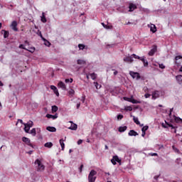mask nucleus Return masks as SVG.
<instances>
[{"instance_id":"obj_1","label":"nucleus","mask_w":182,"mask_h":182,"mask_svg":"<svg viewBox=\"0 0 182 182\" xmlns=\"http://www.w3.org/2000/svg\"><path fill=\"white\" fill-rule=\"evenodd\" d=\"M34 164H36V166L37 165V171H43V170H45V165L42 164L41 160L36 159Z\"/></svg>"},{"instance_id":"obj_2","label":"nucleus","mask_w":182,"mask_h":182,"mask_svg":"<svg viewBox=\"0 0 182 182\" xmlns=\"http://www.w3.org/2000/svg\"><path fill=\"white\" fill-rule=\"evenodd\" d=\"M96 174H97V172L95 170H92L89 175H88V181L89 182H95L96 181Z\"/></svg>"},{"instance_id":"obj_3","label":"nucleus","mask_w":182,"mask_h":182,"mask_svg":"<svg viewBox=\"0 0 182 182\" xmlns=\"http://www.w3.org/2000/svg\"><path fill=\"white\" fill-rule=\"evenodd\" d=\"M132 56L134 59H139V60H141L145 68H147L149 66V62L147 61V60L144 59V57H140L136 54H132Z\"/></svg>"},{"instance_id":"obj_4","label":"nucleus","mask_w":182,"mask_h":182,"mask_svg":"<svg viewBox=\"0 0 182 182\" xmlns=\"http://www.w3.org/2000/svg\"><path fill=\"white\" fill-rule=\"evenodd\" d=\"M134 57H133V54H132L130 56H126L124 58L123 60L125 62V63H133L134 60H133Z\"/></svg>"},{"instance_id":"obj_5","label":"nucleus","mask_w":182,"mask_h":182,"mask_svg":"<svg viewBox=\"0 0 182 182\" xmlns=\"http://www.w3.org/2000/svg\"><path fill=\"white\" fill-rule=\"evenodd\" d=\"M129 75L133 79H136V80H139V79L141 77L140 73L134 71H129Z\"/></svg>"},{"instance_id":"obj_6","label":"nucleus","mask_w":182,"mask_h":182,"mask_svg":"<svg viewBox=\"0 0 182 182\" xmlns=\"http://www.w3.org/2000/svg\"><path fill=\"white\" fill-rule=\"evenodd\" d=\"M122 163V159H119V156H114L112 159H111V163L114 165L116 166L117 163Z\"/></svg>"},{"instance_id":"obj_7","label":"nucleus","mask_w":182,"mask_h":182,"mask_svg":"<svg viewBox=\"0 0 182 182\" xmlns=\"http://www.w3.org/2000/svg\"><path fill=\"white\" fill-rule=\"evenodd\" d=\"M22 141H23V143H26L27 144V146H30V147H32V149H33V144H32V143H31V139H29V138L23 136L22 138Z\"/></svg>"},{"instance_id":"obj_8","label":"nucleus","mask_w":182,"mask_h":182,"mask_svg":"<svg viewBox=\"0 0 182 182\" xmlns=\"http://www.w3.org/2000/svg\"><path fill=\"white\" fill-rule=\"evenodd\" d=\"M11 29H13V31H14L15 32H18V23L16 21H14L11 23Z\"/></svg>"},{"instance_id":"obj_9","label":"nucleus","mask_w":182,"mask_h":182,"mask_svg":"<svg viewBox=\"0 0 182 182\" xmlns=\"http://www.w3.org/2000/svg\"><path fill=\"white\" fill-rule=\"evenodd\" d=\"M156 52H157V46H154L153 48L149 52V55L154 56Z\"/></svg>"},{"instance_id":"obj_10","label":"nucleus","mask_w":182,"mask_h":182,"mask_svg":"<svg viewBox=\"0 0 182 182\" xmlns=\"http://www.w3.org/2000/svg\"><path fill=\"white\" fill-rule=\"evenodd\" d=\"M129 12H133L134 9H137V6L133 3H130L129 5Z\"/></svg>"},{"instance_id":"obj_11","label":"nucleus","mask_w":182,"mask_h":182,"mask_svg":"<svg viewBox=\"0 0 182 182\" xmlns=\"http://www.w3.org/2000/svg\"><path fill=\"white\" fill-rule=\"evenodd\" d=\"M50 89L51 90H53L56 96H59V91L58 90V88L55 85H50Z\"/></svg>"},{"instance_id":"obj_12","label":"nucleus","mask_w":182,"mask_h":182,"mask_svg":"<svg viewBox=\"0 0 182 182\" xmlns=\"http://www.w3.org/2000/svg\"><path fill=\"white\" fill-rule=\"evenodd\" d=\"M1 33L4 35V39H6V38H9V31L6 30H1Z\"/></svg>"},{"instance_id":"obj_13","label":"nucleus","mask_w":182,"mask_h":182,"mask_svg":"<svg viewBox=\"0 0 182 182\" xmlns=\"http://www.w3.org/2000/svg\"><path fill=\"white\" fill-rule=\"evenodd\" d=\"M58 86V87H60L61 89H63V90H66V85L62 81L59 82Z\"/></svg>"},{"instance_id":"obj_14","label":"nucleus","mask_w":182,"mask_h":182,"mask_svg":"<svg viewBox=\"0 0 182 182\" xmlns=\"http://www.w3.org/2000/svg\"><path fill=\"white\" fill-rule=\"evenodd\" d=\"M159 91H154L152 92V99L153 100H156L159 97Z\"/></svg>"},{"instance_id":"obj_15","label":"nucleus","mask_w":182,"mask_h":182,"mask_svg":"<svg viewBox=\"0 0 182 182\" xmlns=\"http://www.w3.org/2000/svg\"><path fill=\"white\" fill-rule=\"evenodd\" d=\"M46 117H47V119H53V120H55V119H58V115H52L50 114H47Z\"/></svg>"},{"instance_id":"obj_16","label":"nucleus","mask_w":182,"mask_h":182,"mask_svg":"<svg viewBox=\"0 0 182 182\" xmlns=\"http://www.w3.org/2000/svg\"><path fill=\"white\" fill-rule=\"evenodd\" d=\"M151 32L153 33H156L157 32V28H156V25L154 24H151V28H150Z\"/></svg>"},{"instance_id":"obj_17","label":"nucleus","mask_w":182,"mask_h":182,"mask_svg":"<svg viewBox=\"0 0 182 182\" xmlns=\"http://www.w3.org/2000/svg\"><path fill=\"white\" fill-rule=\"evenodd\" d=\"M128 134L129 136H139V133L133 129L130 130Z\"/></svg>"},{"instance_id":"obj_18","label":"nucleus","mask_w":182,"mask_h":182,"mask_svg":"<svg viewBox=\"0 0 182 182\" xmlns=\"http://www.w3.org/2000/svg\"><path fill=\"white\" fill-rule=\"evenodd\" d=\"M179 59H182V55H178L175 57V63L176 65H177V66H180V63L178 62Z\"/></svg>"},{"instance_id":"obj_19","label":"nucleus","mask_w":182,"mask_h":182,"mask_svg":"<svg viewBox=\"0 0 182 182\" xmlns=\"http://www.w3.org/2000/svg\"><path fill=\"white\" fill-rule=\"evenodd\" d=\"M41 22H43V23H46V22H48V20L46 19V17L45 16L44 12L42 13Z\"/></svg>"},{"instance_id":"obj_20","label":"nucleus","mask_w":182,"mask_h":182,"mask_svg":"<svg viewBox=\"0 0 182 182\" xmlns=\"http://www.w3.org/2000/svg\"><path fill=\"white\" fill-rule=\"evenodd\" d=\"M130 103H133V105H137L141 103L140 101H137V100H134V98H131V100H129Z\"/></svg>"},{"instance_id":"obj_21","label":"nucleus","mask_w":182,"mask_h":182,"mask_svg":"<svg viewBox=\"0 0 182 182\" xmlns=\"http://www.w3.org/2000/svg\"><path fill=\"white\" fill-rule=\"evenodd\" d=\"M118 130L120 133H123V132H126V130H127V126L119 127Z\"/></svg>"},{"instance_id":"obj_22","label":"nucleus","mask_w":182,"mask_h":182,"mask_svg":"<svg viewBox=\"0 0 182 182\" xmlns=\"http://www.w3.org/2000/svg\"><path fill=\"white\" fill-rule=\"evenodd\" d=\"M46 130H48V132H56V128L54 127H47Z\"/></svg>"},{"instance_id":"obj_23","label":"nucleus","mask_w":182,"mask_h":182,"mask_svg":"<svg viewBox=\"0 0 182 182\" xmlns=\"http://www.w3.org/2000/svg\"><path fill=\"white\" fill-rule=\"evenodd\" d=\"M44 146L48 149H52V147L53 146V144L52 142H47L44 144Z\"/></svg>"},{"instance_id":"obj_24","label":"nucleus","mask_w":182,"mask_h":182,"mask_svg":"<svg viewBox=\"0 0 182 182\" xmlns=\"http://www.w3.org/2000/svg\"><path fill=\"white\" fill-rule=\"evenodd\" d=\"M65 140H63V139H60V144L61 146V149L62 150H65V143H64Z\"/></svg>"},{"instance_id":"obj_25","label":"nucleus","mask_w":182,"mask_h":182,"mask_svg":"<svg viewBox=\"0 0 182 182\" xmlns=\"http://www.w3.org/2000/svg\"><path fill=\"white\" fill-rule=\"evenodd\" d=\"M78 48L80 50H83V49H87V46L83 45V44H79Z\"/></svg>"},{"instance_id":"obj_26","label":"nucleus","mask_w":182,"mask_h":182,"mask_svg":"<svg viewBox=\"0 0 182 182\" xmlns=\"http://www.w3.org/2000/svg\"><path fill=\"white\" fill-rule=\"evenodd\" d=\"M68 95H69V96H70L71 97H73V96L75 95V90L70 89V90L68 91Z\"/></svg>"},{"instance_id":"obj_27","label":"nucleus","mask_w":182,"mask_h":182,"mask_svg":"<svg viewBox=\"0 0 182 182\" xmlns=\"http://www.w3.org/2000/svg\"><path fill=\"white\" fill-rule=\"evenodd\" d=\"M24 124V126H27V127H32V126H33V122H32V121H29L28 122V124Z\"/></svg>"},{"instance_id":"obj_28","label":"nucleus","mask_w":182,"mask_h":182,"mask_svg":"<svg viewBox=\"0 0 182 182\" xmlns=\"http://www.w3.org/2000/svg\"><path fill=\"white\" fill-rule=\"evenodd\" d=\"M58 106L53 105L52 107V112H53V113H56V112H58Z\"/></svg>"},{"instance_id":"obj_29","label":"nucleus","mask_w":182,"mask_h":182,"mask_svg":"<svg viewBox=\"0 0 182 182\" xmlns=\"http://www.w3.org/2000/svg\"><path fill=\"white\" fill-rule=\"evenodd\" d=\"M176 79L178 82H182V75H176Z\"/></svg>"},{"instance_id":"obj_30","label":"nucleus","mask_w":182,"mask_h":182,"mask_svg":"<svg viewBox=\"0 0 182 182\" xmlns=\"http://www.w3.org/2000/svg\"><path fill=\"white\" fill-rule=\"evenodd\" d=\"M30 134H32V136H36V129L33 128L31 130Z\"/></svg>"},{"instance_id":"obj_31","label":"nucleus","mask_w":182,"mask_h":182,"mask_svg":"<svg viewBox=\"0 0 182 182\" xmlns=\"http://www.w3.org/2000/svg\"><path fill=\"white\" fill-rule=\"evenodd\" d=\"M133 120L136 124H140V121H139V118L136 117H133Z\"/></svg>"},{"instance_id":"obj_32","label":"nucleus","mask_w":182,"mask_h":182,"mask_svg":"<svg viewBox=\"0 0 182 182\" xmlns=\"http://www.w3.org/2000/svg\"><path fill=\"white\" fill-rule=\"evenodd\" d=\"M85 64H86V61L83 60H77V65H85Z\"/></svg>"},{"instance_id":"obj_33","label":"nucleus","mask_w":182,"mask_h":182,"mask_svg":"<svg viewBox=\"0 0 182 182\" xmlns=\"http://www.w3.org/2000/svg\"><path fill=\"white\" fill-rule=\"evenodd\" d=\"M70 129L71 130H77V125L75 124H73V125H71V127H70Z\"/></svg>"},{"instance_id":"obj_34","label":"nucleus","mask_w":182,"mask_h":182,"mask_svg":"<svg viewBox=\"0 0 182 182\" xmlns=\"http://www.w3.org/2000/svg\"><path fill=\"white\" fill-rule=\"evenodd\" d=\"M91 76V79H92V80H96V78L97 77V75H96V73H93L90 74Z\"/></svg>"},{"instance_id":"obj_35","label":"nucleus","mask_w":182,"mask_h":182,"mask_svg":"<svg viewBox=\"0 0 182 182\" xmlns=\"http://www.w3.org/2000/svg\"><path fill=\"white\" fill-rule=\"evenodd\" d=\"M37 34L38 35V36H40V38H41L42 41H46L45 38H43V36L42 35V32H41V31H38Z\"/></svg>"},{"instance_id":"obj_36","label":"nucleus","mask_w":182,"mask_h":182,"mask_svg":"<svg viewBox=\"0 0 182 182\" xmlns=\"http://www.w3.org/2000/svg\"><path fill=\"white\" fill-rule=\"evenodd\" d=\"M175 122H176V123H180V122H181L182 123V119L178 117H175Z\"/></svg>"},{"instance_id":"obj_37","label":"nucleus","mask_w":182,"mask_h":182,"mask_svg":"<svg viewBox=\"0 0 182 182\" xmlns=\"http://www.w3.org/2000/svg\"><path fill=\"white\" fill-rule=\"evenodd\" d=\"M94 85H95L96 89H100V87H102V85H100V84H99L98 82H94Z\"/></svg>"},{"instance_id":"obj_38","label":"nucleus","mask_w":182,"mask_h":182,"mask_svg":"<svg viewBox=\"0 0 182 182\" xmlns=\"http://www.w3.org/2000/svg\"><path fill=\"white\" fill-rule=\"evenodd\" d=\"M168 127H171V129H174L173 133H177V130L176 129V127H173L171 124H168Z\"/></svg>"},{"instance_id":"obj_39","label":"nucleus","mask_w":182,"mask_h":182,"mask_svg":"<svg viewBox=\"0 0 182 182\" xmlns=\"http://www.w3.org/2000/svg\"><path fill=\"white\" fill-rule=\"evenodd\" d=\"M147 130H149V126H144L141 129V132H144L145 133H146V132H147Z\"/></svg>"},{"instance_id":"obj_40","label":"nucleus","mask_w":182,"mask_h":182,"mask_svg":"<svg viewBox=\"0 0 182 182\" xmlns=\"http://www.w3.org/2000/svg\"><path fill=\"white\" fill-rule=\"evenodd\" d=\"M124 110H126V112H132V110H133V108L132 107L129 106V107H126L124 108Z\"/></svg>"},{"instance_id":"obj_41","label":"nucleus","mask_w":182,"mask_h":182,"mask_svg":"<svg viewBox=\"0 0 182 182\" xmlns=\"http://www.w3.org/2000/svg\"><path fill=\"white\" fill-rule=\"evenodd\" d=\"M45 43H44V45H46V46H50V42H49L48 40H46L45 38V41H43Z\"/></svg>"},{"instance_id":"obj_42","label":"nucleus","mask_w":182,"mask_h":182,"mask_svg":"<svg viewBox=\"0 0 182 182\" xmlns=\"http://www.w3.org/2000/svg\"><path fill=\"white\" fill-rule=\"evenodd\" d=\"M30 127H28V126H25V127H24V130H25V132H26V133H29V130H30Z\"/></svg>"},{"instance_id":"obj_43","label":"nucleus","mask_w":182,"mask_h":182,"mask_svg":"<svg viewBox=\"0 0 182 182\" xmlns=\"http://www.w3.org/2000/svg\"><path fill=\"white\" fill-rule=\"evenodd\" d=\"M173 150L175 151V153H179L180 150L176 148V146H172Z\"/></svg>"},{"instance_id":"obj_44","label":"nucleus","mask_w":182,"mask_h":182,"mask_svg":"<svg viewBox=\"0 0 182 182\" xmlns=\"http://www.w3.org/2000/svg\"><path fill=\"white\" fill-rule=\"evenodd\" d=\"M18 48L20 49H24V50H28V49H26V48H25V46H23V44H21Z\"/></svg>"},{"instance_id":"obj_45","label":"nucleus","mask_w":182,"mask_h":182,"mask_svg":"<svg viewBox=\"0 0 182 182\" xmlns=\"http://www.w3.org/2000/svg\"><path fill=\"white\" fill-rule=\"evenodd\" d=\"M72 83V82H73V79L70 78V79H65V83Z\"/></svg>"},{"instance_id":"obj_46","label":"nucleus","mask_w":182,"mask_h":182,"mask_svg":"<svg viewBox=\"0 0 182 182\" xmlns=\"http://www.w3.org/2000/svg\"><path fill=\"white\" fill-rule=\"evenodd\" d=\"M28 52H31V53H33L35 52V47L31 48L30 50H27Z\"/></svg>"},{"instance_id":"obj_47","label":"nucleus","mask_w":182,"mask_h":182,"mask_svg":"<svg viewBox=\"0 0 182 182\" xmlns=\"http://www.w3.org/2000/svg\"><path fill=\"white\" fill-rule=\"evenodd\" d=\"M143 90L145 93H149V88L147 87H144Z\"/></svg>"},{"instance_id":"obj_48","label":"nucleus","mask_w":182,"mask_h":182,"mask_svg":"<svg viewBox=\"0 0 182 182\" xmlns=\"http://www.w3.org/2000/svg\"><path fill=\"white\" fill-rule=\"evenodd\" d=\"M123 119V115L122 114H118L117 115V119L118 120H122Z\"/></svg>"},{"instance_id":"obj_49","label":"nucleus","mask_w":182,"mask_h":182,"mask_svg":"<svg viewBox=\"0 0 182 182\" xmlns=\"http://www.w3.org/2000/svg\"><path fill=\"white\" fill-rule=\"evenodd\" d=\"M150 96H151V95H150V94H149V93H146V94L144 95V97H145L146 99H149V97H150Z\"/></svg>"},{"instance_id":"obj_50","label":"nucleus","mask_w":182,"mask_h":182,"mask_svg":"<svg viewBox=\"0 0 182 182\" xmlns=\"http://www.w3.org/2000/svg\"><path fill=\"white\" fill-rule=\"evenodd\" d=\"M159 68L160 69H166V66H164L163 64H159Z\"/></svg>"},{"instance_id":"obj_51","label":"nucleus","mask_w":182,"mask_h":182,"mask_svg":"<svg viewBox=\"0 0 182 182\" xmlns=\"http://www.w3.org/2000/svg\"><path fill=\"white\" fill-rule=\"evenodd\" d=\"M18 123H21V124H25L22 119H18V122H17L16 124H18Z\"/></svg>"},{"instance_id":"obj_52","label":"nucleus","mask_w":182,"mask_h":182,"mask_svg":"<svg viewBox=\"0 0 182 182\" xmlns=\"http://www.w3.org/2000/svg\"><path fill=\"white\" fill-rule=\"evenodd\" d=\"M113 28V26H105V29H112Z\"/></svg>"},{"instance_id":"obj_53","label":"nucleus","mask_w":182,"mask_h":182,"mask_svg":"<svg viewBox=\"0 0 182 182\" xmlns=\"http://www.w3.org/2000/svg\"><path fill=\"white\" fill-rule=\"evenodd\" d=\"M132 98H129V97H124V100H127V102H130L129 100H131Z\"/></svg>"},{"instance_id":"obj_54","label":"nucleus","mask_w":182,"mask_h":182,"mask_svg":"<svg viewBox=\"0 0 182 182\" xmlns=\"http://www.w3.org/2000/svg\"><path fill=\"white\" fill-rule=\"evenodd\" d=\"M82 143H83V141L82 139H79L77 141V144H82Z\"/></svg>"},{"instance_id":"obj_55","label":"nucleus","mask_w":182,"mask_h":182,"mask_svg":"<svg viewBox=\"0 0 182 182\" xmlns=\"http://www.w3.org/2000/svg\"><path fill=\"white\" fill-rule=\"evenodd\" d=\"M83 168V164H81L80 166V173H82V169Z\"/></svg>"},{"instance_id":"obj_56","label":"nucleus","mask_w":182,"mask_h":182,"mask_svg":"<svg viewBox=\"0 0 182 182\" xmlns=\"http://www.w3.org/2000/svg\"><path fill=\"white\" fill-rule=\"evenodd\" d=\"M86 100V97H82V103H85V100Z\"/></svg>"},{"instance_id":"obj_57","label":"nucleus","mask_w":182,"mask_h":182,"mask_svg":"<svg viewBox=\"0 0 182 182\" xmlns=\"http://www.w3.org/2000/svg\"><path fill=\"white\" fill-rule=\"evenodd\" d=\"M173 109H174V108L170 109V111H169V116H171V113H173Z\"/></svg>"},{"instance_id":"obj_58","label":"nucleus","mask_w":182,"mask_h":182,"mask_svg":"<svg viewBox=\"0 0 182 182\" xmlns=\"http://www.w3.org/2000/svg\"><path fill=\"white\" fill-rule=\"evenodd\" d=\"M142 137H144L146 136V132H142V134H141Z\"/></svg>"},{"instance_id":"obj_59","label":"nucleus","mask_w":182,"mask_h":182,"mask_svg":"<svg viewBox=\"0 0 182 182\" xmlns=\"http://www.w3.org/2000/svg\"><path fill=\"white\" fill-rule=\"evenodd\" d=\"M159 177H160V176H154V179H155V180H158V179H159Z\"/></svg>"},{"instance_id":"obj_60","label":"nucleus","mask_w":182,"mask_h":182,"mask_svg":"<svg viewBox=\"0 0 182 182\" xmlns=\"http://www.w3.org/2000/svg\"><path fill=\"white\" fill-rule=\"evenodd\" d=\"M24 43H25L26 45H29V41H24Z\"/></svg>"},{"instance_id":"obj_61","label":"nucleus","mask_w":182,"mask_h":182,"mask_svg":"<svg viewBox=\"0 0 182 182\" xmlns=\"http://www.w3.org/2000/svg\"><path fill=\"white\" fill-rule=\"evenodd\" d=\"M117 73H119V72H117V70H115V71L114 72V76H116V75H117Z\"/></svg>"},{"instance_id":"obj_62","label":"nucleus","mask_w":182,"mask_h":182,"mask_svg":"<svg viewBox=\"0 0 182 182\" xmlns=\"http://www.w3.org/2000/svg\"><path fill=\"white\" fill-rule=\"evenodd\" d=\"M80 107V103L77 104V109H79Z\"/></svg>"},{"instance_id":"obj_63","label":"nucleus","mask_w":182,"mask_h":182,"mask_svg":"<svg viewBox=\"0 0 182 182\" xmlns=\"http://www.w3.org/2000/svg\"><path fill=\"white\" fill-rule=\"evenodd\" d=\"M102 26L104 27V28H106V25L105 24V23H102Z\"/></svg>"},{"instance_id":"obj_64","label":"nucleus","mask_w":182,"mask_h":182,"mask_svg":"<svg viewBox=\"0 0 182 182\" xmlns=\"http://www.w3.org/2000/svg\"><path fill=\"white\" fill-rule=\"evenodd\" d=\"M179 72H182V66H181V68L179 69Z\"/></svg>"}]
</instances>
